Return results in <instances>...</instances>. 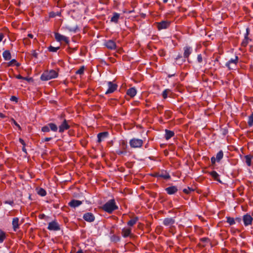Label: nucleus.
Here are the masks:
<instances>
[{"mask_svg":"<svg viewBox=\"0 0 253 253\" xmlns=\"http://www.w3.org/2000/svg\"><path fill=\"white\" fill-rule=\"evenodd\" d=\"M102 210L109 213H112L114 211L118 209L114 199H111L107 202L102 207Z\"/></svg>","mask_w":253,"mask_h":253,"instance_id":"nucleus-1","label":"nucleus"},{"mask_svg":"<svg viewBox=\"0 0 253 253\" xmlns=\"http://www.w3.org/2000/svg\"><path fill=\"white\" fill-rule=\"evenodd\" d=\"M58 77V73L54 70H47L43 72L41 76V79L42 81H46L53 79H55Z\"/></svg>","mask_w":253,"mask_h":253,"instance_id":"nucleus-2","label":"nucleus"},{"mask_svg":"<svg viewBox=\"0 0 253 253\" xmlns=\"http://www.w3.org/2000/svg\"><path fill=\"white\" fill-rule=\"evenodd\" d=\"M143 144V141L141 139L133 138L130 140L129 144L131 147L136 148L141 147Z\"/></svg>","mask_w":253,"mask_h":253,"instance_id":"nucleus-3","label":"nucleus"},{"mask_svg":"<svg viewBox=\"0 0 253 253\" xmlns=\"http://www.w3.org/2000/svg\"><path fill=\"white\" fill-rule=\"evenodd\" d=\"M238 56H236L235 57V58L231 59L226 63V66L229 70L234 69L235 68V67L236 66V65L238 63Z\"/></svg>","mask_w":253,"mask_h":253,"instance_id":"nucleus-4","label":"nucleus"},{"mask_svg":"<svg viewBox=\"0 0 253 253\" xmlns=\"http://www.w3.org/2000/svg\"><path fill=\"white\" fill-rule=\"evenodd\" d=\"M68 122L66 119H63L61 124L59 126V132L60 133H62L70 128V126Z\"/></svg>","mask_w":253,"mask_h":253,"instance_id":"nucleus-5","label":"nucleus"},{"mask_svg":"<svg viewBox=\"0 0 253 253\" xmlns=\"http://www.w3.org/2000/svg\"><path fill=\"white\" fill-rule=\"evenodd\" d=\"M107 85L108 88L105 92L106 94L114 92L117 89L118 87L117 84L112 83V82H108Z\"/></svg>","mask_w":253,"mask_h":253,"instance_id":"nucleus-6","label":"nucleus"},{"mask_svg":"<svg viewBox=\"0 0 253 253\" xmlns=\"http://www.w3.org/2000/svg\"><path fill=\"white\" fill-rule=\"evenodd\" d=\"M170 22L169 21H162L157 23V28L159 30L166 29L170 26Z\"/></svg>","mask_w":253,"mask_h":253,"instance_id":"nucleus-7","label":"nucleus"},{"mask_svg":"<svg viewBox=\"0 0 253 253\" xmlns=\"http://www.w3.org/2000/svg\"><path fill=\"white\" fill-rule=\"evenodd\" d=\"M47 229L50 231H58L60 228L59 224L56 221H52L48 223Z\"/></svg>","mask_w":253,"mask_h":253,"instance_id":"nucleus-8","label":"nucleus"},{"mask_svg":"<svg viewBox=\"0 0 253 253\" xmlns=\"http://www.w3.org/2000/svg\"><path fill=\"white\" fill-rule=\"evenodd\" d=\"M243 220L244 225L247 226L252 224L253 218L250 214L247 213L243 216Z\"/></svg>","mask_w":253,"mask_h":253,"instance_id":"nucleus-9","label":"nucleus"},{"mask_svg":"<svg viewBox=\"0 0 253 253\" xmlns=\"http://www.w3.org/2000/svg\"><path fill=\"white\" fill-rule=\"evenodd\" d=\"M55 38L56 40L58 42L64 41L67 43H68L69 42L68 38L64 36H63L58 33H56L55 34Z\"/></svg>","mask_w":253,"mask_h":253,"instance_id":"nucleus-10","label":"nucleus"},{"mask_svg":"<svg viewBox=\"0 0 253 253\" xmlns=\"http://www.w3.org/2000/svg\"><path fill=\"white\" fill-rule=\"evenodd\" d=\"M83 218L84 220L89 222H93L95 220L94 215L91 212H86L84 213L83 216Z\"/></svg>","mask_w":253,"mask_h":253,"instance_id":"nucleus-11","label":"nucleus"},{"mask_svg":"<svg viewBox=\"0 0 253 253\" xmlns=\"http://www.w3.org/2000/svg\"><path fill=\"white\" fill-rule=\"evenodd\" d=\"M250 33V29L249 28L246 29V33L245 35L244 39L243 40V42H242V45L243 46H246L247 44L249 43V41H251V40L248 37V36Z\"/></svg>","mask_w":253,"mask_h":253,"instance_id":"nucleus-12","label":"nucleus"},{"mask_svg":"<svg viewBox=\"0 0 253 253\" xmlns=\"http://www.w3.org/2000/svg\"><path fill=\"white\" fill-rule=\"evenodd\" d=\"M183 56L185 58H188L192 52V48L189 46H186L183 48Z\"/></svg>","mask_w":253,"mask_h":253,"instance_id":"nucleus-13","label":"nucleus"},{"mask_svg":"<svg viewBox=\"0 0 253 253\" xmlns=\"http://www.w3.org/2000/svg\"><path fill=\"white\" fill-rule=\"evenodd\" d=\"M122 235L124 238H126L131 236V229L130 228H124L122 230Z\"/></svg>","mask_w":253,"mask_h":253,"instance_id":"nucleus-14","label":"nucleus"},{"mask_svg":"<svg viewBox=\"0 0 253 253\" xmlns=\"http://www.w3.org/2000/svg\"><path fill=\"white\" fill-rule=\"evenodd\" d=\"M105 45L110 49H115L116 47V44L113 40H108L106 42Z\"/></svg>","mask_w":253,"mask_h":253,"instance_id":"nucleus-15","label":"nucleus"},{"mask_svg":"<svg viewBox=\"0 0 253 253\" xmlns=\"http://www.w3.org/2000/svg\"><path fill=\"white\" fill-rule=\"evenodd\" d=\"M175 223V220L172 217L166 218L163 220V224L166 226H171Z\"/></svg>","mask_w":253,"mask_h":253,"instance_id":"nucleus-16","label":"nucleus"},{"mask_svg":"<svg viewBox=\"0 0 253 253\" xmlns=\"http://www.w3.org/2000/svg\"><path fill=\"white\" fill-rule=\"evenodd\" d=\"M12 228L14 231H16L19 228V218L14 217L12 221Z\"/></svg>","mask_w":253,"mask_h":253,"instance_id":"nucleus-17","label":"nucleus"},{"mask_svg":"<svg viewBox=\"0 0 253 253\" xmlns=\"http://www.w3.org/2000/svg\"><path fill=\"white\" fill-rule=\"evenodd\" d=\"M82 204V202L77 200H72L68 204L72 208H75Z\"/></svg>","mask_w":253,"mask_h":253,"instance_id":"nucleus-18","label":"nucleus"},{"mask_svg":"<svg viewBox=\"0 0 253 253\" xmlns=\"http://www.w3.org/2000/svg\"><path fill=\"white\" fill-rule=\"evenodd\" d=\"M165 190L169 195H172L178 191L177 188L175 186H171L166 188Z\"/></svg>","mask_w":253,"mask_h":253,"instance_id":"nucleus-19","label":"nucleus"},{"mask_svg":"<svg viewBox=\"0 0 253 253\" xmlns=\"http://www.w3.org/2000/svg\"><path fill=\"white\" fill-rule=\"evenodd\" d=\"M108 135V133L107 132H100L97 134V141L98 142H101L103 141Z\"/></svg>","mask_w":253,"mask_h":253,"instance_id":"nucleus-20","label":"nucleus"},{"mask_svg":"<svg viewBox=\"0 0 253 253\" xmlns=\"http://www.w3.org/2000/svg\"><path fill=\"white\" fill-rule=\"evenodd\" d=\"M136 90L135 87L129 88L126 92V94L131 97H133L136 94Z\"/></svg>","mask_w":253,"mask_h":253,"instance_id":"nucleus-21","label":"nucleus"},{"mask_svg":"<svg viewBox=\"0 0 253 253\" xmlns=\"http://www.w3.org/2000/svg\"><path fill=\"white\" fill-rule=\"evenodd\" d=\"M120 14L117 12L113 13V15L111 18V21L115 23H118Z\"/></svg>","mask_w":253,"mask_h":253,"instance_id":"nucleus-22","label":"nucleus"},{"mask_svg":"<svg viewBox=\"0 0 253 253\" xmlns=\"http://www.w3.org/2000/svg\"><path fill=\"white\" fill-rule=\"evenodd\" d=\"M165 132H166V133H165V137L166 140L169 139L172 137H173L174 135V133L173 131L168 130V129H166Z\"/></svg>","mask_w":253,"mask_h":253,"instance_id":"nucleus-23","label":"nucleus"},{"mask_svg":"<svg viewBox=\"0 0 253 253\" xmlns=\"http://www.w3.org/2000/svg\"><path fill=\"white\" fill-rule=\"evenodd\" d=\"M158 177L163 178L164 179H168L170 178L169 174L166 171L159 172L158 174Z\"/></svg>","mask_w":253,"mask_h":253,"instance_id":"nucleus-24","label":"nucleus"},{"mask_svg":"<svg viewBox=\"0 0 253 253\" xmlns=\"http://www.w3.org/2000/svg\"><path fill=\"white\" fill-rule=\"evenodd\" d=\"M2 56L5 60H9L11 59V53L9 50H5L3 53Z\"/></svg>","mask_w":253,"mask_h":253,"instance_id":"nucleus-25","label":"nucleus"},{"mask_svg":"<svg viewBox=\"0 0 253 253\" xmlns=\"http://www.w3.org/2000/svg\"><path fill=\"white\" fill-rule=\"evenodd\" d=\"M138 220V217H135L130 219V220H129L127 222V224L129 226H133L134 224H136V223L137 222Z\"/></svg>","mask_w":253,"mask_h":253,"instance_id":"nucleus-26","label":"nucleus"},{"mask_svg":"<svg viewBox=\"0 0 253 253\" xmlns=\"http://www.w3.org/2000/svg\"><path fill=\"white\" fill-rule=\"evenodd\" d=\"M223 152L222 150L219 151L216 154V162H219L220 160L223 158Z\"/></svg>","mask_w":253,"mask_h":253,"instance_id":"nucleus-27","label":"nucleus"},{"mask_svg":"<svg viewBox=\"0 0 253 253\" xmlns=\"http://www.w3.org/2000/svg\"><path fill=\"white\" fill-rule=\"evenodd\" d=\"M48 126L49 127V129L51 130L56 132L57 131L58 127L54 123H49Z\"/></svg>","mask_w":253,"mask_h":253,"instance_id":"nucleus-28","label":"nucleus"},{"mask_svg":"<svg viewBox=\"0 0 253 253\" xmlns=\"http://www.w3.org/2000/svg\"><path fill=\"white\" fill-rule=\"evenodd\" d=\"M176 64L180 65L182 63L185 61V60L182 58V57L180 55H178L177 57L176 58Z\"/></svg>","mask_w":253,"mask_h":253,"instance_id":"nucleus-29","label":"nucleus"},{"mask_svg":"<svg viewBox=\"0 0 253 253\" xmlns=\"http://www.w3.org/2000/svg\"><path fill=\"white\" fill-rule=\"evenodd\" d=\"M252 156L251 155H246L245 156V162L248 166L251 165Z\"/></svg>","mask_w":253,"mask_h":253,"instance_id":"nucleus-30","label":"nucleus"},{"mask_svg":"<svg viewBox=\"0 0 253 253\" xmlns=\"http://www.w3.org/2000/svg\"><path fill=\"white\" fill-rule=\"evenodd\" d=\"M13 65L19 67L20 66V64L18 63L15 59H12L8 63V66H12Z\"/></svg>","mask_w":253,"mask_h":253,"instance_id":"nucleus-31","label":"nucleus"},{"mask_svg":"<svg viewBox=\"0 0 253 253\" xmlns=\"http://www.w3.org/2000/svg\"><path fill=\"white\" fill-rule=\"evenodd\" d=\"M227 222L229 223L230 225H234L235 224V220L233 217H226Z\"/></svg>","mask_w":253,"mask_h":253,"instance_id":"nucleus-32","label":"nucleus"},{"mask_svg":"<svg viewBox=\"0 0 253 253\" xmlns=\"http://www.w3.org/2000/svg\"><path fill=\"white\" fill-rule=\"evenodd\" d=\"M210 174L215 180L220 181V180L218 179L219 175L215 171H211Z\"/></svg>","mask_w":253,"mask_h":253,"instance_id":"nucleus-33","label":"nucleus"},{"mask_svg":"<svg viewBox=\"0 0 253 253\" xmlns=\"http://www.w3.org/2000/svg\"><path fill=\"white\" fill-rule=\"evenodd\" d=\"M37 193H38V194L39 195H40V196H45V195H46V191H45L44 189L42 188H40L38 190V191Z\"/></svg>","mask_w":253,"mask_h":253,"instance_id":"nucleus-34","label":"nucleus"},{"mask_svg":"<svg viewBox=\"0 0 253 253\" xmlns=\"http://www.w3.org/2000/svg\"><path fill=\"white\" fill-rule=\"evenodd\" d=\"M248 124L249 126L253 125V113L249 117Z\"/></svg>","mask_w":253,"mask_h":253,"instance_id":"nucleus-35","label":"nucleus"},{"mask_svg":"<svg viewBox=\"0 0 253 253\" xmlns=\"http://www.w3.org/2000/svg\"><path fill=\"white\" fill-rule=\"evenodd\" d=\"M6 238V235H5V233L0 230V243H1L3 242V241L4 240V239H5Z\"/></svg>","mask_w":253,"mask_h":253,"instance_id":"nucleus-36","label":"nucleus"},{"mask_svg":"<svg viewBox=\"0 0 253 253\" xmlns=\"http://www.w3.org/2000/svg\"><path fill=\"white\" fill-rule=\"evenodd\" d=\"M193 191L194 190L189 187H188L187 188H185L183 190V192L186 194H189L191 192Z\"/></svg>","mask_w":253,"mask_h":253,"instance_id":"nucleus-37","label":"nucleus"},{"mask_svg":"<svg viewBox=\"0 0 253 253\" xmlns=\"http://www.w3.org/2000/svg\"><path fill=\"white\" fill-rule=\"evenodd\" d=\"M59 49V47H53L50 46L48 47V50L50 52H56Z\"/></svg>","mask_w":253,"mask_h":253,"instance_id":"nucleus-38","label":"nucleus"},{"mask_svg":"<svg viewBox=\"0 0 253 253\" xmlns=\"http://www.w3.org/2000/svg\"><path fill=\"white\" fill-rule=\"evenodd\" d=\"M84 66H82L79 69H78L76 72V73L77 74L82 75L84 73Z\"/></svg>","mask_w":253,"mask_h":253,"instance_id":"nucleus-39","label":"nucleus"},{"mask_svg":"<svg viewBox=\"0 0 253 253\" xmlns=\"http://www.w3.org/2000/svg\"><path fill=\"white\" fill-rule=\"evenodd\" d=\"M42 131L44 132H47L50 131L49 127L48 126H45L42 127Z\"/></svg>","mask_w":253,"mask_h":253,"instance_id":"nucleus-40","label":"nucleus"},{"mask_svg":"<svg viewBox=\"0 0 253 253\" xmlns=\"http://www.w3.org/2000/svg\"><path fill=\"white\" fill-rule=\"evenodd\" d=\"M169 91V89H165L162 93V95L164 98H166L168 97V92Z\"/></svg>","mask_w":253,"mask_h":253,"instance_id":"nucleus-41","label":"nucleus"},{"mask_svg":"<svg viewBox=\"0 0 253 253\" xmlns=\"http://www.w3.org/2000/svg\"><path fill=\"white\" fill-rule=\"evenodd\" d=\"M116 153L119 155H122V154H125L126 153V150H118L116 151Z\"/></svg>","mask_w":253,"mask_h":253,"instance_id":"nucleus-42","label":"nucleus"},{"mask_svg":"<svg viewBox=\"0 0 253 253\" xmlns=\"http://www.w3.org/2000/svg\"><path fill=\"white\" fill-rule=\"evenodd\" d=\"M197 61L199 63H202L203 61V57L201 54H198L197 56Z\"/></svg>","mask_w":253,"mask_h":253,"instance_id":"nucleus-43","label":"nucleus"},{"mask_svg":"<svg viewBox=\"0 0 253 253\" xmlns=\"http://www.w3.org/2000/svg\"><path fill=\"white\" fill-rule=\"evenodd\" d=\"M121 147L123 150H126L127 144L125 142H123L121 144Z\"/></svg>","mask_w":253,"mask_h":253,"instance_id":"nucleus-44","label":"nucleus"},{"mask_svg":"<svg viewBox=\"0 0 253 253\" xmlns=\"http://www.w3.org/2000/svg\"><path fill=\"white\" fill-rule=\"evenodd\" d=\"M16 78L17 79H20V80H27V78L26 77H23L21 76L20 75H18L16 76Z\"/></svg>","mask_w":253,"mask_h":253,"instance_id":"nucleus-45","label":"nucleus"},{"mask_svg":"<svg viewBox=\"0 0 253 253\" xmlns=\"http://www.w3.org/2000/svg\"><path fill=\"white\" fill-rule=\"evenodd\" d=\"M10 100L11 101H14V102H18V98L16 97V96H12L10 99Z\"/></svg>","mask_w":253,"mask_h":253,"instance_id":"nucleus-46","label":"nucleus"},{"mask_svg":"<svg viewBox=\"0 0 253 253\" xmlns=\"http://www.w3.org/2000/svg\"><path fill=\"white\" fill-rule=\"evenodd\" d=\"M32 55L33 57H34L35 58H37L38 57V53L36 52V50H33L32 51Z\"/></svg>","mask_w":253,"mask_h":253,"instance_id":"nucleus-47","label":"nucleus"},{"mask_svg":"<svg viewBox=\"0 0 253 253\" xmlns=\"http://www.w3.org/2000/svg\"><path fill=\"white\" fill-rule=\"evenodd\" d=\"M4 203L5 204H9L11 206H12L14 204V202L13 201H5L4 202Z\"/></svg>","mask_w":253,"mask_h":253,"instance_id":"nucleus-48","label":"nucleus"},{"mask_svg":"<svg viewBox=\"0 0 253 253\" xmlns=\"http://www.w3.org/2000/svg\"><path fill=\"white\" fill-rule=\"evenodd\" d=\"M19 141L20 142L21 144H22L23 146H26V143H25L24 140L22 138H19Z\"/></svg>","mask_w":253,"mask_h":253,"instance_id":"nucleus-49","label":"nucleus"},{"mask_svg":"<svg viewBox=\"0 0 253 253\" xmlns=\"http://www.w3.org/2000/svg\"><path fill=\"white\" fill-rule=\"evenodd\" d=\"M216 162V159L215 157H212L211 158V162L212 164H214L215 163V162Z\"/></svg>","mask_w":253,"mask_h":253,"instance_id":"nucleus-50","label":"nucleus"},{"mask_svg":"<svg viewBox=\"0 0 253 253\" xmlns=\"http://www.w3.org/2000/svg\"><path fill=\"white\" fill-rule=\"evenodd\" d=\"M39 218L42 219H44V218H45L46 216L44 214L42 213V214H40L39 215Z\"/></svg>","mask_w":253,"mask_h":253,"instance_id":"nucleus-51","label":"nucleus"},{"mask_svg":"<svg viewBox=\"0 0 253 253\" xmlns=\"http://www.w3.org/2000/svg\"><path fill=\"white\" fill-rule=\"evenodd\" d=\"M4 38V34L2 33H0V42H1Z\"/></svg>","mask_w":253,"mask_h":253,"instance_id":"nucleus-52","label":"nucleus"},{"mask_svg":"<svg viewBox=\"0 0 253 253\" xmlns=\"http://www.w3.org/2000/svg\"><path fill=\"white\" fill-rule=\"evenodd\" d=\"M52 139L51 137H45L44 138L43 140L44 141H49L50 140H51Z\"/></svg>","mask_w":253,"mask_h":253,"instance_id":"nucleus-53","label":"nucleus"},{"mask_svg":"<svg viewBox=\"0 0 253 253\" xmlns=\"http://www.w3.org/2000/svg\"><path fill=\"white\" fill-rule=\"evenodd\" d=\"M13 122H14V125H15L16 126H17L19 129H20V128H21V127H20V126L19 125V124H17V123L15 121L13 120Z\"/></svg>","mask_w":253,"mask_h":253,"instance_id":"nucleus-54","label":"nucleus"},{"mask_svg":"<svg viewBox=\"0 0 253 253\" xmlns=\"http://www.w3.org/2000/svg\"><path fill=\"white\" fill-rule=\"evenodd\" d=\"M22 151L25 153V154H27V150H26V149L25 148V146H23L22 147Z\"/></svg>","mask_w":253,"mask_h":253,"instance_id":"nucleus-55","label":"nucleus"},{"mask_svg":"<svg viewBox=\"0 0 253 253\" xmlns=\"http://www.w3.org/2000/svg\"><path fill=\"white\" fill-rule=\"evenodd\" d=\"M5 117V116L3 114L0 112V118H4Z\"/></svg>","mask_w":253,"mask_h":253,"instance_id":"nucleus-56","label":"nucleus"},{"mask_svg":"<svg viewBox=\"0 0 253 253\" xmlns=\"http://www.w3.org/2000/svg\"><path fill=\"white\" fill-rule=\"evenodd\" d=\"M28 37L31 39H33L34 38V36L32 34H29L28 35Z\"/></svg>","mask_w":253,"mask_h":253,"instance_id":"nucleus-57","label":"nucleus"},{"mask_svg":"<svg viewBox=\"0 0 253 253\" xmlns=\"http://www.w3.org/2000/svg\"><path fill=\"white\" fill-rule=\"evenodd\" d=\"M76 253H84L82 250L80 249L79 251H78Z\"/></svg>","mask_w":253,"mask_h":253,"instance_id":"nucleus-58","label":"nucleus"},{"mask_svg":"<svg viewBox=\"0 0 253 253\" xmlns=\"http://www.w3.org/2000/svg\"><path fill=\"white\" fill-rule=\"evenodd\" d=\"M235 220L238 222H240L241 221V218H236Z\"/></svg>","mask_w":253,"mask_h":253,"instance_id":"nucleus-59","label":"nucleus"},{"mask_svg":"<svg viewBox=\"0 0 253 253\" xmlns=\"http://www.w3.org/2000/svg\"><path fill=\"white\" fill-rule=\"evenodd\" d=\"M164 3H167L168 0H162Z\"/></svg>","mask_w":253,"mask_h":253,"instance_id":"nucleus-60","label":"nucleus"},{"mask_svg":"<svg viewBox=\"0 0 253 253\" xmlns=\"http://www.w3.org/2000/svg\"><path fill=\"white\" fill-rule=\"evenodd\" d=\"M50 17H52V16H53V14H52V15H50Z\"/></svg>","mask_w":253,"mask_h":253,"instance_id":"nucleus-61","label":"nucleus"},{"mask_svg":"<svg viewBox=\"0 0 253 253\" xmlns=\"http://www.w3.org/2000/svg\"><path fill=\"white\" fill-rule=\"evenodd\" d=\"M50 17H52V16H53V14H52V15H50Z\"/></svg>","mask_w":253,"mask_h":253,"instance_id":"nucleus-62","label":"nucleus"}]
</instances>
